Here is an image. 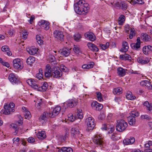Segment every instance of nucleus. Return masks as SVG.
Here are the masks:
<instances>
[{"label":"nucleus","mask_w":152,"mask_h":152,"mask_svg":"<svg viewBox=\"0 0 152 152\" xmlns=\"http://www.w3.org/2000/svg\"><path fill=\"white\" fill-rule=\"evenodd\" d=\"M60 68L61 70L63 72H66L68 70L67 68L63 64H61V65Z\"/></svg>","instance_id":"6e6d98bb"},{"label":"nucleus","mask_w":152,"mask_h":152,"mask_svg":"<svg viewBox=\"0 0 152 152\" xmlns=\"http://www.w3.org/2000/svg\"><path fill=\"white\" fill-rule=\"evenodd\" d=\"M37 136L39 140H43L46 137V135L45 131H42L39 132L37 134Z\"/></svg>","instance_id":"a878e982"},{"label":"nucleus","mask_w":152,"mask_h":152,"mask_svg":"<svg viewBox=\"0 0 152 152\" xmlns=\"http://www.w3.org/2000/svg\"><path fill=\"white\" fill-rule=\"evenodd\" d=\"M143 105L146 107L147 110L150 113H152V106L146 101L143 103Z\"/></svg>","instance_id":"c756f323"},{"label":"nucleus","mask_w":152,"mask_h":152,"mask_svg":"<svg viewBox=\"0 0 152 152\" xmlns=\"http://www.w3.org/2000/svg\"><path fill=\"white\" fill-rule=\"evenodd\" d=\"M93 140L94 142L97 145H102L104 143V140L100 134H97L95 135L93 138Z\"/></svg>","instance_id":"0eeeda50"},{"label":"nucleus","mask_w":152,"mask_h":152,"mask_svg":"<svg viewBox=\"0 0 152 152\" xmlns=\"http://www.w3.org/2000/svg\"><path fill=\"white\" fill-rule=\"evenodd\" d=\"M13 67L18 69H21L23 67V61L20 58H16L13 61Z\"/></svg>","instance_id":"423d86ee"},{"label":"nucleus","mask_w":152,"mask_h":152,"mask_svg":"<svg viewBox=\"0 0 152 152\" xmlns=\"http://www.w3.org/2000/svg\"><path fill=\"white\" fill-rule=\"evenodd\" d=\"M50 60L51 61H53L55 60V56L52 55L50 56L49 57Z\"/></svg>","instance_id":"69168bd1"},{"label":"nucleus","mask_w":152,"mask_h":152,"mask_svg":"<svg viewBox=\"0 0 152 152\" xmlns=\"http://www.w3.org/2000/svg\"><path fill=\"white\" fill-rule=\"evenodd\" d=\"M75 116H74L72 115H69L68 116V119L69 121H71V122H73L75 121Z\"/></svg>","instance_id":"864d4df0"},{"label":"nucleus","mask_w":152,"mask_h":152,"mask_svg":"<svg viewBox=\"0 0 152 152\" xmlns=\"http://www.w3.org/2000/svg\"><path fill=\"white\" fill-rule=\"evenodd\" d=\"M136 34V32L134 28H132L130 29V31L129 35V38L132 39L133 37L135 36Z\"/></svg>","instance_id":"58836bf2"},{"label":"nucleus","mask_w":152,"mask_h":152,"mask_svg":"<svg viewBox=\"0 0 152 152\" xmlns=\"http://www.w3.org/2000/svg\"><path fill=\"white\" fill-rule=\"evenodd\" d=\"M141 118L142 119H149L150 118L148 115H141Z\"/></svg>","instance_id":"e2e57ef3"},{"label":"nucleus","mask_w":152,"mask_h":152,"mask_svg":"<svg viewBox=\"0 0 152 152\" xmlns=\"http://www.w3.org/2000/svg\"><path fill=\"white\" fill-rule=\"evenodd\" d=\"M9 81L12 83H16L18 81L17 77L13 73L10 74L8 77Z\"/></svg>","instance_id":"6ab92c4d"},{"label":"nucleus","mask_w":152,"mask_h":152,"mask_svg":"<svg viewBox=\"0 0 152 152\" xmlns=\"http://www.w3.org/2000/svg\"><path fill=\"white\" fill-rule=\"evenodd\" d=\"M82 38V35L79 33L77 34V42H79L81 41Z\"/></svg>","instance_id":"13d9d810"},{"label":"nucleus","mask_w":152,"mask_h":152,"mask_svg":"<svg viewBox=\"0 0 152 152\" xmlns=\"http://www.w3.org/2000/svg\"><path fill=\"white\" fill-rule=\"evenodd\" d=\"M126 97L127 99L130 100L134 99L136 98L134 96H133L132 95V93L130 92L127 93Z\"/></svg>","instance_id":"e433bc0d"},{"label":"nucleus","mask_w":152,"mask_h":152,"mask_svg":"<svg viewBox=\"0 0 152 152\" xmlns=\"http://www.w3.org/2000/svg\"><path fill=\"white\" fill-rule=\"evenodd\" d=\"M35 61V58L32 56H29L27 59L26 62L27 64L31 65Z\"/></svg>","instance_id":"72a5a7b5"},{"label":"nucleus","mask_w":152,"mask_h":152,"mask_svg":"<svg viewBox=\"0 0 152 152\" xmlns=\"http://www.w3.org/2000/svg\"><path fill=\"white\" fill-rule=\"evenodd\" d=\"M119 58L122 60H131V58L130 56L128 54L121 55Z\"/></svg>","instance_id":"7c9ffc66"},{"label":"nucleus","mask_w":152,"mask_h":152,"mask_svg":"<svg viewBox=\"0 0 152 152\" xmlns=\"http://www.w3.org/2000/svg\"><path fill=\"white\" fill-rule=\"evenodd\" d=\"M133 116H129L128 117V121L130 125H134L136 123V119Z\"/></svg>","instance_id":"bb28decb"},{"label":"nucleus","mask_w":152,"mask_h":152,"mask_svg":"<svg viewBox=\"0 0 152 152\" xmlns=\"http://www.w3.org/2000/svg\"><path fill=\"white\" fill-rule=\"evenodd\" d=\"M36 39L37 42L39 45H41L43 44V41L41 39L39 35H37L36 36Z\"/></svg>","instance_id":"49530a36"},{"label":"nucleus","mask_w":152,"mask_h":152,"mask_svg":"<svg viewBox=\"0 0 152 152\" xmlns=\"http://www.w3.org/2000/svg\"><path fill=\"white\" fill-rule=\"evenodd\" d=\"M63 150L65 152H73V150L71 148L63 147Z\"/></svg>","instance_id":"8fccbe9b"},{"label":"nucleus","mask_w":152,"mask_h":152,"mask_svg":"<svg viewBox=\"0 0 152 152\" xmlns=\"http://www.w3.org/2000/svg\"><path fill=\"white\" fill-rule=\"evenodd\" d=\"M22 34L23 38L26 39L27 38L28 32L26 30H24L23 31Z\"/></svg>","instance_id":"09e8293b"},{"label":"nucleus","mask_w":152,"mask_h":152,"mask_svg":"<svg viewBox=\"0 0 152 152\" xmlns=\"http://www.w3.org/2000/svg\"><path fill=\"white\" fill-rule=\"evenodd\" d=\"M143 51L146 55L152 52V47L150 45L144 46L143 48Z\"/></svg>","instance_id":"aec40b11"},{"label":"nucleus","mask_w":152,"mask_h":152,"mask_svg":"<svg viewBox=\"0 0 152 152\" xmlns=\"http://www.w3.org/2000/svg\"><path fill=\"white\" fill-rule=\"evenodd\" d=\"M122 89L120 88H117L113 89V93L114 94H120L122 93Z\"/></svg>","instance_id":"a19ab883"},{"label":"nucleus","mask_w":152,"mask_h":152,"mask_svg":"<svg viewBox=\"0 0 152 152\" xmlns=\"http://www.w3.org/2000/svg\"><path fill=\"white\" fill-rule=\"evenodd\" d=\"M49 114L47 112H44L43 114L40 116L39 118V120L46 121L47 120Z\"/></svg>","instance_id":"473e14b6"},{"label":"nucleus","mask_w":152,"mask_h":152,"mask_svg":"<svg viewBox=\"0 0 152 152\" xmlns=\"http://www.w3.org/2000/svg\"><path fill=\"white\" fill-rule=\"evenodd\" d=\"M117 74L118 75L121 77L124 76L126 74L125 69L121 67H119L117 69Z\"/></svg>","instance_id":"393cba45"},{"label":"nucleus","mask_w":152,"mask_h":152,"mask_svg":"<svg viewBox=\"0 0 152 152\" xmlns=\"http://www.w3.org/2000/svg\"><path fill=\"white\" fill-rule=\"evenodd\" d=\"M35 19V17L34 15H32L31 17V18H30V19L28 20V22L30 23V24H31L33 22V21Z\"/></svg>","instance_id":"0e129e2a"},{"label":"nucleus","mask_w":152,"mask_h":152,"mask_svg":"<svg viewBox=\"0 0 152 152\" xmlns=\"http://www.w3.org/2000/svg\"><path fill=\"white\" fill-rule=\"evenodd\" d=\"M140 85L143 86H146L147 88H150L151 86L148 80H143L140 83Z\"/></svg>","instance_id":"2f4dec72"},{"label":"nucleus","mask_w":152,"mask_h":152,"mask_svg":"<svg viewBox=\"0 0 152 152\" xmlns=\"http://www.w3.org/2000/svg\"><path fill=\"white\" fill-rule=\"evenodd\" d=\"M61 107L60 106H57L54 108L51 113H49V117L53 118L58 114L61 110Z\"/></svg>","instance_id":"1a4fd4ad"},{"label":"nucleus","mask_w":152,"mask_h":152,"mask_svg":"<svg viewBox=\"0 0 152 152\" xmlns=\"http://www.w3.org/2000/svg\"><path fill=\"white\" fill-rule=\"evenodd\" d=\"M87 129L88 131L92 130L95 126V124L94 119L92 117H89L86 120Z\"/></svg>","instance_id":"39448f33"},{"label":"nucleus","mask_w":152,"mask_h":152,"mask_svg":"<svg viewBox=\"0 0 152 152\" xmlns=\"http://www.w3.org/2000/svg\"><path fill=\"white\" fill-rule=\"evenodd\" d=\"M71 134L74 137L75 136V134L76 133V128L75 127H73L72 128L71 130Z\"/></svg>","instance_id":"603ef678"},{"label":"nucleus","mask_w":152,"mask_h":152,"mask_svg":"<svg viewBox=\"0 0 152 152\" xmlns=\"http://www.w3.org/2000/svg\"><path fill=\"white\" fill-rule=\"evenodd\" d=\"M62 75L60 69L58 67H53L52 70V76L56 78H59Z\"/></svg>","instance_id":"6e6552de"},{"label":"nucleus","mask_w":152,"mask_h":152,"mask_svg":"<svg viewBox=\"0 0 152 152\" xmlns=\"http://www.w3.org/2000/svg\"><path fill=\"white\" fill-rule=\"evenodd\" d=\"M140 37H138L137 39L136 43L131 44V47L132 49L137 50L140 48Z\"/></svg>","instance_id":"dca6fc26"},{"label":"nucleus","mask_w":152,"mask_h":152,"mask_svg":"<svg viewBox=\"0 0 152 152\" xmlns=\"http://www.w3.org/2000/svg\"><path fill=\"white\" fill-rule=\"evenodd\" d=\"M45 75L47 77L52 76L51 68L49 65L47 64L46 66L45 70Z\"/></svg>","instance_id":"2eb2a0df"},{"label":"nucleus","mask_w":152,"mask_h":152,"mask_svg":"<svg viewBox=\"0 0 152 152\" xmlns=\"http://www.w3.org/2000/svg\"><path fill=\"white\" fill-rule=\"evenodd\" d=\"M83 114L81 109L77 110V121L80 122L83 118Z\"/></svg>","instance_id":"412c9836"},{"label":"nucleus","mask_w":152,"mask_h":152,"mask_svg":"<svg viewBox=\"0 0 152 152\" xmlns=\"http://www.w3.org/2000/svg\"><path fill=\"white\" fill-rule=\"evenodd\" d=\"M85 37L91 41H94L96 39V37L94 34L91 32L88 31L84 34Z\"/></svg>","instance_id":"f8f14e48"},{"label":"nucleus","mask_w":152,"mask_h":152,"mask_svg":"<svg viewBox=\"0 0 152 152\" xmlns=\"http://www.w3.org/2000/svg\"><path fill=\"white\" fill-rule=\"evenodd\" d=\"M110 127V125L108 124H104L103 126V127H102V130H107L109 129V127Z\"/></svg>","instance_id":"5fc2aeb1"},{"label":"nucleus","mask_w":152,"mask_h":152,"mask_svg":"<svg viewBox=\"0 0 152 152\" xmlns=\"http://www.w3.org/2000/svg\"><path fill=\"white\" fill-rule=\"evenodd\" d=\"M128 126V124L124 120H118L116 126V129L119 132H122L126 129Z\"/></svg>","instance_id":"7ed1b4c3"},{"label":"nucleus","mask_w":152,"mask_h":152,"mask_svg":"<svg viewBox=\"0 0 152 152\" xmlns=\"http://www.w3.org/2000/svg\"><path fill=\"white\" fill-rule=\"evenodd\" d=\"M15 104L13 102H10L9 105H4V113L5 115H9L13 112L15 110L13 109L15 107Z\"/></svg>","instance_id":"20e7f679"},{"label":"nucleus","mask_w":152,"mask_h":152,"mask_svg":"<svg viewBox=\"0 0 152 152\" xmlns=\"http://www.w3.org/2000/svg\"><path fill=\"white\" fill-rule=\"evenodd\" d=\"M131 116H133V117L135 118L138 117L140 113L137 110L134 109V110L131 112Z\"/></svg>","instance_id":"79ce46f5"},{"label":"nucleus","mask_w":152,"mask_h":152,"mask_svg":"<svg viewBox=\"0 0 152 152\" xmlns=\"http://www.w3.org/2000/svg\"><path fill=\"white\" fill-rule=\"evenodd\" d=\"M70 49L65 48L62 49H60V50L58 51V52L60 53L61 56L67 57L69 55L70 53Z\"/></svg>","instance_id":"ddd939ff"},{"label":"nucleus","mask_w":152,"mask_h":152,"mask_svg":"<svg viewBox=\"0 0 152 152\" xmlns=\"http://www.w3.org/2000/svg\"><path fill=\"white\" fill-rule=\"evenodd\" d=\"M96 93L98 100L100 102L102 101L103 99L102 98V95L101 93L100 92H97Z\"/></svg>","instance_id":"c03bdc74"},{"label":"nucleus","mask_w":152,"mask_h":152,"mask_svg":"<svg viewBox=\"0 0 152 152\" xmlns=\"http://www.w3.org/2000/svg\"><path fill=\"white\" fill-rule=\"evenodd\" d=\"M77 13L79 15H86L89 9V5L83 0H79L77 2Z\"/></svg>","instance_id":"f257e3e1"},{"label":"nucleus","mask_w":152,"mask_h":152,"mask_svg":"<svg viewBox=\"0 0 152 152\" xmlns=\"http://www.w3.org/2000/svg\"><path fill=\"white\" fill-rule=\"evenodd\" d=\"M120 5L121 6L120 9L124 10L127 9V4L124 2H120Z\"/></svg>","instance_id":"de8ad7c7"},{"label":"nucleus","mask_w":152,"mask_h":152,"mask_svg":"<svg viewBox=\"0 0 152 152\" xmlns=\"http://www.w3.org/2000/svg\"><path fill=\"white\" fill-rule=\"evenodd\" d=\"M130 29L129 26L128 25H126L125 26V31L126 33H129Z\"/></svg>","instance_id":"bf43d9fd"},{"label":"nucleus","mask_w":152,"mask_h":152,"mask_svg":"<svg viewBox=\"0 0 152 152\" xmlns=\"http://www.w3.org/2000/svg\"><path fill=\"white\" fill-rule=\"evenodd\" d=\"M19 138L18 137H17V138H14L13 139V143L17 145H19Z\"/></svg>","instance_id":"4d7b16f0"},{"label":"nucleus","mask_w":152,"mask_h":152,"mask_svg":"<svg viewBox=\"0 0 152 152\" xmlns=\"http://www.w3.org/2000/svg\"><path fill=\"white\" fill-rule=\"evenodd\" d=\"M135 141V138L133 137H131L130 138H127L123 141L124 144L126 145H131L133 144Z\"/></svg>","instance_id":"f3484780"},{"label":"nucleus","mask_w":152,"mask_h":152,"mask_svg":"<svg viewBox=\"0 0 152 152\" xmlns=\"http://www.w3.org/2000/svg\"><path fill=\"white\" fill-rule=\"evenodd\" d=\"M35 139L32 137H29L28 139V141L29 142L32 143L35 142Z\"/></svg>","instance_id":"052dcab7"},{"label":"nucleus","mask_w":152,"mask_h":152,"mask_svg":"<svg viewBox=\"0 0 152 152\" xmlns=\"http://www.w3.org/2000/svg\"><path fill=\"white\" fill-rule=\"evenodd\" d=\"M10 126L15 130V132H14V134H16L18 132L19 129L18 126L15 124H12L10 125Z\"/></svg>","instance_id":"4c0bfd02"},{"label":"nucleus","mask_w":152,"mask_h":152,"mask_svg":"<svg viewBox=\"0 0 152 152\" xmlns=\"http://www.w3.org/2000/svg\"><path fill=\"white\" fill-rule=\"evenodd\" d=\"M105 115L103 113L100 114L98 117V118L100 120H102L105 118Z\"/></svg>","instance_id":"680f3d73"},{"label":"nucleus","mask_w":152,"mask_h":152,"mask_svg":"<svg viewBox=\"0 0 152 152\" xmlns=\"http://www.w3.org/2000/svg\"><path fill=\"white\" fill-rule=\"evenodd\" d=\"M138 63L141 64H147L149 61L148 58L142 56L137 59Z\"/></svg>","instance_id":"b1692460"},{"label":"nucleus","mask_w":152,"mask_h":152,"mask_svg":"<svg viewBox=\"0 0 152 152\" xmlns=\"http://www.w3.org/2000/svg\"><path fill=\"white\" fill-rule=\"evenodd\" d=\"M87 45L88 48L91 51L95 52H97L99 50L98 48L94 44L90 42L88 43Z\"/></svg>","instance_id":"4be33fe9"},{"label":"nucleus","mask_w":152,"mask_h":152,"mask_svg":"<svg viewBox=\"0 0 152 152\" xmlns=\"http://www.w3.org/2000/svg\"><path fill=\"white\" fill-rule=\"evenodd\" d=\"M38 50L34 46H31L26 49V50L28 53L30 55H34L37 53L38 51Z\"/></svg>","instance_id":"a211bd4d"},{"label":"nucleus","mask_w":152,"mask_h":152,"mask_svg":"<svg viewBox=\"0 0 152 152\" xmlns=\"http://www.w3.org/2000/svg\"><path fill=\"white\" fill-rule=\"evenodd\" d=\"M38 24L42 28L46 30H48L50 28V23L47 21L42 20L38 22Z\"/></svg>","instance_id":"9d476101"},{"label":"nucleus","mask_w":152,"mask_h":152,"mask_svg":"<svg viewBox=\"0 0 152 152\" xmlns=\"http://www.w3.org/2000/svg\"><path fill=\"white\" fill-rule=\"evenodd\" d=\"M24 114L25 118H29L30 117L31 113L30 112L28 111V110H27L24 111Z\"/></svg>","instance_id":"3c124183"},{"label":"nucleus","mask_w":152,"mask_h":152,"mask_svg":"<svg viewBox=\"0 0 152 152\" xmlns=\"http://www.w3.org/2000/svg\"><path fill=\"white\" fill-rule=\"evenodd\" d=\"M75 103V102L72 99L66 102V104L67 107L72 108L74 106Z\"/></svg>","instance_id":"ea45409f"},{"label":"nucleus","mask_w":152,"mask_h":152,"mask_svg":"<svg viewBox=\"0 0 152 152\" xmlns=\"http://www.w3.org/2000/svg\"><path fill=\"white\" fill-rule=\"evenodd\" d=\"M94 63L93 62L87 64H83L82 66V68L84 69H89L93 67Z\"/></svg>","instance_id":"f704fd0d"},{"label":"nucleus","mask_w":152,"mask_h":152,"mask_svg":"<svg viewBox=\"0 0 152 152\" xmlns=\"http://www.w3.org/2000/svg\"><path fill=\"white\" fill-rule=\"evenodd\" d=\"M141 39L144 41L147 42L151 39L150 37L146 33H142L141 35Z\"/></svg>","instance_id":"cd10ccee"},{"label":"nucleus","mask_w":152,"mask_h":152,"mask_svg":"<svg viewBox=\"0 0 152 152\" xmlns=\"http://www.w3.org/2000/svg\"><path fill=\"white\" fill-rule=\"evenodd\" d=\"M1 50L3 52H5L8 56H11L12 55V53L10 51L8 46L6 45L2 46Z\"/></svg>","instance_id":"c85d7f7f"},{"label":"nucleus","mask_w":152,"mask_h":152,"mask_svg":"<svg viewBox=\"0 0 152 152\" xmlns=\"http://www.w3.org/2000/svg\"><path fill=\"white\" fill-rule=\"evenodd\" d=\"M116 134L115 135H112L111 138V139L113 141H115L118 140V138L116 136Z\"/></svg>","instance_id":"774afa93"},{"label":"nucleus","mask_w":152,"mask_h":152,"mask_svg":"<svg viewBox=\"0 0 152 152\" xmlns=\"http://www.w3.org/2000/svg\"><path fill=\"white\" fill-rule=\"evenodd\" d=\"M109 46V43L107 42L105 45L100 44V46L103 50H105L108 48Z\"/></svg>","instance_id":"a18cd8bd"},{"label":"nucleus","mask_w":152,"mask_h":152,"mask_svg":"<svg viewBox=\"0 0 152 152\" xmlns=\"http://www.w3.org/2000/svg\"><path fill=\"white\" fill-rule=\"evenodd\" d=\"M78 136V137L80 139H81L82 137V134L80 133V131L78 130V131H77V135Z\"/></svg>","instance_id":"338daca9"},{"label":"nucleus","mask_w":152,"mask_h":152,"mask_svg":"<svg viewBox=\"0 0 152 152\" xmlns=\"http://www.w3.org/2000/svg\"><path fill=\"white\" fill-rule=\"evenodd\" d=\"M125 16L123 15H121L118 19L119 24L120 25H122L125 20Z\"/></svg>","instance_id":"c9c22d12"},{"label":"nucleus","mask_w":152,"mask_h":152,"mask_svg":"<svg viewBox=\"0 0 152 152\" xmlns=\"http://www.w3.org/2000/svg\"><path fill=\"white\" fill-rule=\"evenodd\" d=\"M39 73L37 74L36 75V77L39 80H40L41 79L43 78V74H42V69H39Z\"/></svg>","instance_id":"37998d69"},{"label":"nucleus","mask_w":152,"mask_h":152,"mask_svg":"<svg viewBox=\"0 0 152 152\" xmlns=\"http://www.w3.org/2000/svg\"><path fill=\"white\" fill-rule=\"evenodd\" d=\"M54 35L55 37L61 41H62L64 39V35L62 31L56 30L54 32Z\"/></svg>","instance_id":"4468645a"},{"label":"nucleus","mask_w":152,"mask_h":152,"mask_svg":"<svg viewBox=\"0 0 152 152\" xmlns=\"http://www.w3.org/2000/svg\"><path fill=\"white\" fill-rule=\"evenodd\" d=\"M27 83L31 87L37 91H45L46 90L48 85L46 82H43L42 85L40 87L38 86L37 83L34 80L28 79L27 80Z\"/></svg>","instance_id":"f03ea898"},{"label":"nucleus","mask_w":152,"mask_h":152,"mask_svg":"<svg viewBox=\"0 0 152 152\" xmlns=\"http://www.w3.org/2000/svg\"><path fill=\"white\" fill-rule=\"evenodd\" d=\"M129 48L128 43L127 42L124 41L122 43V48L120 50V51L126 52Z\"/></svg>","instance_id":"5701e85b"},{"label":"nucleus","mask_w":152,"mask_h":152,"mask_svg":"<svg viewBox=\"0 0 152 152\" xmlns=\"http://www.w3.org/2000/svg\"><path fill=\"white\" fill-rule=\"evenodd\" d=\"M91 105L94 110L98 111L101 110L103 108V105L96 101L92 102Z\"/></svg>","instance_id":"9b49d317"}]
</instances>
